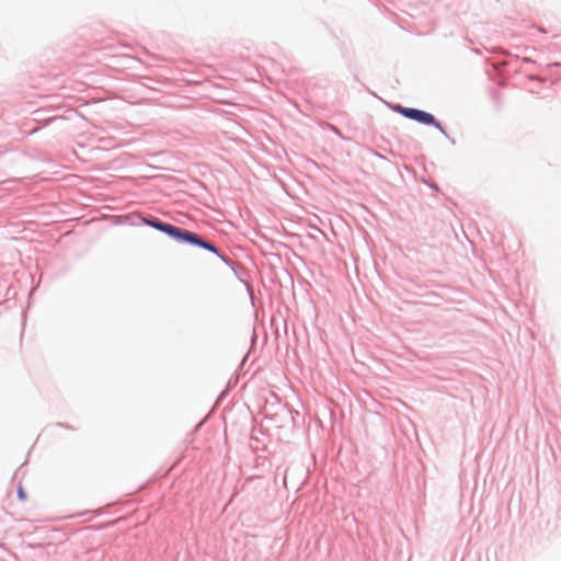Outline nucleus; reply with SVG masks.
Returning a JSON list of instances; mask_svg holds the SVG:
<instances>
[{"instance_id": "3", "label": "nucleus", "mask_w": 561, "mask_h": 561, "mask_svg": "<svg viewBox=\"0 0 561 561\" xmlns=\"http://www.w3.org/2000/svg\"><path fill=\"white\" fill-rule=\"evenodd\" d=\"M390 107L393 112L401 114L405 118L408 116L407 111H410V107H404L401 104H393Z\"/></svg>"}, {"instance_id": "5", "label": "nucleus", "mask_w": 561, "mask_h": 561, "mask_svg": "<svg viewBox=\"0 0 561 561\" xmlns=\"http://www.w3.org/2000/svg\"><path fill=\"white\" fill-rule=\"evenodd\" d=\"M524 61L529 62L530 59L529 58H524Z\"/></svg>"}, {"instance_id": "4", "label": "nucleus", "mask_w": 561, "mask_h": 561, "mask_svg": "<svg viewBox=\"0 0 561 561\" xmlns=\"http://www.w3.org/2000/svg\"><path fill=\"white\" fill-rule=\"evenodd\" d=\"M18 496L22 501H24L26 499V493L22 485H19V488H18Z\"/></svg>"}, {"instance_id": "2", "label": "nucleus", "mask_w": 561, "mask_h": 561, "mask_svg": "<svg viewBox=\"0 0 561 561\" xmlns=\"http://www.w3.org/2000/svg\"><path fill=\"white\" fill-rule=\"evenodd\" d=\"M407 118L415 121L420 124L426 125V126H434L437 128L442 134L447 136L446 129L444 126L435 118V116L428 112H425L423 110L410 107V111H407Z\"/></svg>"}, {"instance_id": "1", "label": "nucleus", "mask_w": 561, "mask_h": 561, "mask_svg": "<svg viewBox=\"0 0 561 561\" xmlns=\"http://www.w3.org/2000/svg\"><path fill=\"white\" fill-rule=\"evenodd\" d=\"M141 221L164 234H167L170 239L174 240L179 244H185L191 247H197L204 249L208 252L216 254L227 266H229L232 271H236L237 263L230 259L228 255L222 254L219 249L208 239L198 234L194 231L187 230L182 227L174 226L172 224L162 221L158 217L147 216L141 217Z\"/></svg>"}]
</instances>
